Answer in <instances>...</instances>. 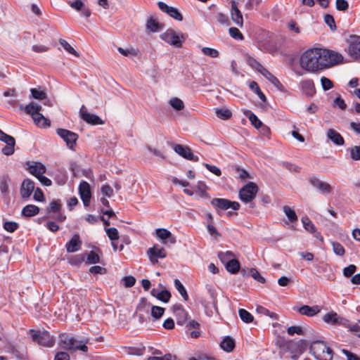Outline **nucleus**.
<instances>
[{"mask_svg":"<svg viewBox=\"0 0 360 360\" xmlns=\"http://www.w3.org/2000/svg\"><path fill=\"white\" fill-rule=\"evenodd\" d=\"M343 59L341 54L329 49L313 48L305 51L300 58V65L308 72L316 73L328 69Z\"/></svg>","mask_w":360,"mask_h":360,"instance_id":"nucleus-1","label":"nucleus"},{"mask_svg":"<svg viewBox=\"0 0 360 360\" xmlns=\"http://www.w3.org/2000/svg\"><path fill=\"white\" fill-rule=\"evenodd\" d=\"M88 339L77 340L73 335L68 333H62L59 335V346L61 349L69 351L75 352L77 350L83 352H88Z\"/></svg>","mask_w":360,"mask_h":360,"instance_id":"nucleus-2","label":"nucleus"},{"mask_svg":"<svg viewBox=\"0 0 360 360\" xmlns=\"http://www.w3.org/2000/svg\"><path fill=\"white\" fill-rule=\"evenodd\" d=\"M310 352L317 360H332L333 349L322 341H314L309 347Z\"/></svg>","mask_w":360,"mask_h":360,"instance_id":"nucleus-3","label":"nucleus"},{"mask_svg":"<svg viewBox=\"0 0 360 360\" xmlns=\"http://www.w3.org/2000/svg\"><path fill=\"white\" fill-rule=\"evenodd\" d=\"M160 37L169 45L180 49L183 46V44L186 39L187 36L182 32L177 33L173 29L169 28L162 33Z\"/></svg>","mask_w":360,"mask_h":360,"instance_id":"nucleus-4","label":"nucleus"},{"mask_svg":"<svg viewBox=\"0 0 360 360\" xmlns=\"http://www.w3.org/2000/svg\"><path fill=\"white\" fill-rule=\"evenodd\" d=\"M259 188L254 182H249L239 191V198L245 203H250V208H255V204L252 200L256 197Z\"/></svg>","mask_w":360,"mask_h":360,"instance_id":"nucleus-5","label":"nucleus"},{"mask_svg":"<svg viewBox=\"0 0 360 360\" xmlns=\"http://www.w3.org/2000/svg\"><path fill=\"white\" fill-rule=\"evenodd\" d=\"M30 334L33 341L37 342L39 345L51 347L55 342L54 338L46 330H30Z\"/></svg>","mask_w":360,"mask_h":360,"instance_id":"nucleus-6","label":"nucleus"},{"mask_svg":"<svg viewBox=\"0 0 360 360\" xmlns=\"http://www.w3.org/2000/svg\"><path fill=\"white\" fill-rule=\"evenodd\" d=\"M62 205L60 200H53L46 208V218H53L57 221L63 222L65 220V215L63 214Z\"/></svg>","mask_w":360,"mask_h":360,"instance_id":"nucleus-7","label":"nucleus"},{"mask_svg":"<svg viewBox=\"0 0 360 360\" xmlns=\"http://www.w3.org/2000/svg\"><path fill=\"white\" fill-rule=\"evenodd\" d=\"M210 203L219 214L221 211L227 210L230 208L233 210H238L240 207L238 202L231 201L226 198H213Z\"/></svg>","mask_w":360,"mask_h":360,"instance_id":"nucleus-8","label":"nucleus"},{"mask_svg":"<svg viewBox=\"0 0 360 360\" xmlns=\"http://www.w3.org/2000/svg\"><path fill=\"white\" fill-rule=\"evenodd\" d=\"M0 141L6 143V146L1 149L2 153L7 156L13 155L15 152V139L0 129Z\"/></svg>","mask_w":360,"mask_h":360,"instance_id":"nucleus-9","label":"nucleus"},{"mask_svg":"<svg viewBox=\"0 0 360 360\" xmlns=\"http://www.w3.org/2000/svg\"><path fill=\"white\" fill-rule=\"evenodd\" d=\"M56 133L61 139H63L69 148L74 149L79 137L76 133L60 128L56 130Z\"/></svg>","mask_w":360,"mask_h":360,"instance_id":"nucleus-10","label":"nucleus"},{"mask_svg":"<svg viewBox=\"0 0 360 360\" xmlns=\"http://www.w3.org/2000/svg\"><path fill=\"white\" fill-rule=\"evenodd\" d=\"M157 4L162 12L167 14L172 18L177 21L183 20V15L176 8L169 6L162 1H158Z\"/></svg>","mask_w":360,"mask_h":360,"instance_id":"nucleus-11","label":"nucleus"},{"mask_svg":"<svg viewBox=\"0 0 360 360\" xmlns=\"http://www.w3.org/2000/svg\"><path fill=\"white\" fill-rule=\"evenodd\" d=\"M174 150L182 158L191 160L193 162H198L199 158L198 156L194 155L192 153L191 149L187 146H183L181 144H174L173 146Z\"/></svg>","mask_w":360,"mask_h":360,"instance_id":"nucleus-12","label":"nucleus"},{"mask_svg":"<svg viewBox=\"0 0 360 360\" xmlns=\"http://www.w3.org/2000/svg\"><path fill=\"white\" fill-rule=\"evenodd\" d=\"M172 311L176 318L178 325H184L188 319V314L181 304H176L172 307Z\"/></svg>","mask_w":360,"mask_h":360,"instance_id":"nucleus-13","label":"nucleus"},{"mask_svg":"<svg viewBox=\"0 0 360 360\" xmlns=\"http://www.w3.org/2000/svg\"><path fill=\"white\" fill-rule=\"evenodd\" d=\"M79 193L84 205L88 207L90 204L91 193L90 186L86 181H82L79 184Z\"/></svg>","mask_w":360,"mask_h":360,"instance_id":"nucleus-14","label":"nucleus"},{"mask_svg":"<svg viewBox=\"0 0 360 360\" xmlns=\"http://www.w3.org/2000/svg\"><path fill=\"white\" fill-rule=\"evenodd\" d=\"M147 255L153 264L157 263L158 258H165L167 256L165 248H158L157 245L150 248L147 251Z\"/></svg>","mask_w":360,"mask_h":360,"instance_id":"nucleus-15","label":"nucleus"},{"mask_svg":"<svg viewBox=\"0 0 360 360\" xmlns=\"http://www.w3.org/2000/svg\"><path fill=\"white\" fill-rule=\"evenodd\" d=\"M309 181L314 188H317L324 195L330 193L333 191V188L329 184L324 182L315 176L310 177L309 179Z\"/></svg>","mask_w":360,"mask_h":360,"instance_id":"nucleus-16","label":"nucleus"},{"mask_svg":"<svg viewBox=\"0 0 360 360\" xmlns=\"http://www.w3.org/2000/svg\"><path fill=\"white\" fill-rule=\"evenodd\" d=\"M349 55L357 61H360V39L355 37L352 39L348 46Z\"/></svg>","mask_w":360,"mask_h":360,"instance_id":"nucleus-17","label":"nucleus"},{"mask_svg":"<svg viewBox=\"0 0 360 360\" xmlns=\"http://www.w3.org/2000/svg\"><path fill=\"white\" fill-rule=\"evenodd\" d=\"M231 16L233 22L240 27L243 25V18L241 11L238 8L236 1H231Z\"/></svg>","mask_w":360,"mask_h":360,"instance_id":"nucleus-18","label":"nucleus"},{"mask_svg":"<svg viewBox=\"0 0 360 360\" xmlns=\"http://www.w3.org/2000/svg\"><path fill=\"white\" fill-rule=\"evenodd\" d=\"M82 242L80 240L79 235L75 233L72 238L65 244L66 251L69 253L75 252L80 250Z\"/></svg>","mask_w":360,"mask_h":360,"instance_id":"nucleus-19","label":"nucleus"},{"mask_svg":"<svg viewBox=\"0 0 360 360\" xmlns=\"http://www.w3.org/2000/svg\"><path fill=\"white\" fill-rule=\"evenodd\" d=\"M84 108V106L83 105L80 110L81 117L83 120L93 125L103 124L104 123L98 115L83 110Z\"/></svg>","mask_w":360,"mask_h":360,"instance_id":"nucleus-20","label":"nucleus"},{"mask_svg":"<svg viewBox=\"0 0 360 360\" xmlns=\"http://www.w3.org/2000/svg\"><path fill=\"white\" fill-rule=\"evenodd\" d=\"M34 189V184L30 179H25L22 181L20 188V194L22 198H29Z\"/></svg>","mask_w":360,"mask_h":360,"instance_id":"nucleus-21","label":"nucleus"},{"mask_svg":"<svg viewBox=\"0 0 360 360\" xmlns=\"http://www.w3.org/2000/svg\"><path fill=\"white\" fill-rule=\"evenodd\" d=\"M29 172L35 177L41 176L46 173V167L39 162H34L28 166Z\"/></svg>","mask_w":360,"mask_h":360,"instance_id":"nucleus-22","label":"nucleus"},{"mask_svg":"<svg viewBox=\"0 0 360 360\" xmlns=\"http://www.w3.org/2000/svg\"><path fill=\"white\" fill-rule=\"evenodd\" d=\"M155 231L157 236L162 240L164 243H167V241H166V240H168L171 244L176 243V238L173 236L171 232L167 229H157Z\"/></svg>","mask_w":360,"mask_h":360,"instance_id":"nucleus-23","label":"nucleus"},{"mask_svg":"<svg viewBox=\"0 0 360 360\" xmlns=\"http://www.w3.org/2000/svg\"><path fill=\"white\" fill-rule=\"evenodd\" d=\"M302 222L303 224L304 228L307 231L314 233V236L316 238L320 239L321 241H323V237L321 236V233L319 232H316V229L314 226V224L312 223V221L309 219L308 217H304L302 218Z\"/></svg>","mask_w":360,"mask_h":360,"instance_id":"nucleus-24","label":"nucleus"},{"mask_svg":"<svg viewBox=\"0 0 360 360\" xmlns=\"http://www.w3.org/2000/svg\"><path fill=\"white\" fill-rule=\"evenodd\" d=\"M265 78H266L270 82H271L274 87L281 90L282 89V84L279 82V80L274 76L268 70H266L264 66L258 70Z\"/></svg>","mask_w":360,"mask_h":360,"instance_id":"nucleus-25","label":"nucleus"},{"mask_svg":"<svg viewBox=\"0 0 360 360\" xmlns=\"http://www.w3.org/2000/svg\"><path fill=\"white\" fill-rule=\"evenodd\" d=\"M320 307L318 305L310 307L309 305H303L297 309V311L302 315L309 317L316 315L320 311Z\"/></svg>","mask_w":360,"mask_h":360,"instance_id":"nucleus-26","label":"nucleus"},{"mask_svg":"<svg viewBox=\"0 0 360 360\" xmlns=\"http://www.w3.org/2000/svg\"><path fill=\"white\" fill-rule=\"evenodd\" d=\"M327 137L335 145L342 146L345 143V140L342 135L333 129H328Z\"/></svg>","mask_w":360,"mask_h":360,"instance_id":"nucleus-27","label":"nucleus"},{"mask_svg":"<svg viewBox=\"0 0 360 360\" xmlns=\"http://www.w3.org/2000/svg\"><path fill=\"white\" fill-rule=\"evenodd\" d=\"M19 108L20 110H23L27 115H32V117L39 112L41 110V106L34 102H31L25 106L20 104Z\"/></svg>","mask_w":360,"mask_h":360,"instance_id":"nucleus-28","label":"nucleus"},{"mask_svg":"<svg viewBox=\"0 0 360 360\" xmlns=\"http://www.w3.org/2000/svg\"><path fill=\"white\" fill-rule=\"evenodd\" d=\"M236 344L234 340L229 337H225L220 343L221 348L226 352H232L235 348Z\"/></svg>","mask_w":360,"mask_h":360,"instance_id":"nucleus-29","label":"nucleus"},{"mask_svg":"<svg viewBox=\"0 0 360 360\" xmlns=\"http://www.w3.org/2000/svg\"><path fill=\"white\" fill-rule=\"evenodd\" d=\"M146 27L153 32H156L163 28V24L160 23L155 18H150L146 22Z\"/></svg>","mask_w":360,"mask_h":360,"instance_id":"nucleus-30","label":"nucleus"},{"mask_svg":"<svg viewBox=\"0 0 360 360\" xmlns=\"http://www.w3.org/2000/svg\"><path fill=\"white\" fill-rule=\"evenodd\" d=\"M39 212V207L34 205H27L23 207L22 214L26 217H31Z\"/></svg>","mask_w":360,"mask_h":360,"instance_id":"nucleus-31","label":"nucleus"},{"mask_svg":"<svg viewBox=\"0 0 360 360\" xmlns=\"http://www.w3.org/2000/svg\"><path fill=\"white\" fill-rule=\"evenodd\" d=\"M32 119L36 125L40 127H46L50 126V121L46 118L42 114L38 112L32 116Z\"/></svg>","mask_w":360,"mask_h":360,"instance_id":"nucleus-32","label":"nucleus"},{"mask_svg":"<svg viewBox=\"0 0 360 360\" xmlns=\"http://www.w3.org/2000/svg\"><path fill=\"white\" fill-rule=\"evenodd\" d=\"M240 262L236 259L229 260L227 264L225 265L226 269L231 274H236L240 270Z\"/></svg>","mask_w":360,"mask_h":360,"instance_id":"nucleus-33","label":"nucleus"},{"mask_svg":"<svg viewBox=\"0 0 360 360\" xmlns=\"http://www.w3.org/2000/svg\"><path fill=\"white\" fill-rule=\"evenodd\" d=\"M246 117L249 119L251 124L257 129L263 124L262 121L250 110H247L244 112Z\"/></svg>","mask_w":360,"mask_h":360,"instance_id":"nucleus-34","label":"nucleus"},{"mask_svg":"<svg viewBox=\"0 0 360 360\" xmlns=\"http://www.w3.org/2000/svg\"><path fill=\"white\" fill-rule=\"evenodd\" d=\"M215 113L218 118L223 120H229L232 116L231 110L225 108H216Z\"/></svg>","mask_w":360,"mask_h":360,"instance_id":"nucleus-35","label":"nucleus"},{"mask_svg":"<svg viewBox=\"0 0 360 360\" xmlns=\"http://www.w3.org/2000/svg\"><path fill=\"white\" fill-rule=\"evenodd\" d=\"M59 44L69 53L75 56V57H79V53L76 51L75 49L66 40L60 39Z\"/></svg>","mask_w":360,"mask_h":360,"instance_id":"nucleus-36","label":"nucleus"},{"mask_svg":"<svg viewBox=\"0 0 360 360\" xmlns=\"http://www.w3.org/2000/svg\"><path fill=\"white\" fill-rule=\"evenodd\" d=\"M117 51L120 53L124 56H138L139 55V50L136 48L131 47L128 49H123L122 47H118Z\"/></svg>","mask_w":360,"mask_h":360,"instance_id":"nucleus-37","label":"nucleus"},{"mask_svg":"<svg viewBox=\"0 0 360 360\" xmlns=\"http://www.w3.org/2000/svg\"><path fill=\"white\" fill-rule=\"evenodd\" d=\"M174 286L176 289L178 290V292L180 293V295L182 296L183 299L185 301H187L188 300V295L187 293V291L183 284L181 283V281L179 279H175L174 281Z\"/></svg>","mask_w":360,"mask_h":360,"instance_id":"nucleus-38","label":"nucleus"},{"mask_svg":"<svg viewBox=\"0 0 360 360\" xmlns=\"http://www.w3.org/2000/svg\"><path fill=\"white\" fill-rule=\"evenodd\" d=\"M169 103L174 110L177 111L181 110L184 108V102L177 97L172 98L169 100Z\"/></svg>","mask_w":360,"mask_h":360,"instance_id":"nucleus-39","label":"nucleus"},{"mask_svg":"<svg viewBox=\"0 0 360 360\" xmlns=\"http://www.w3.org/2000/svg\"><path fill=\"white\" fill-rule=\"evenodd\" d=\"M283 211L290 222L294 223L297 221V216L295 212L289 206H283Z\"/></svg>","mask_w":360,"mask_h":360,"instance_id":"nucleus-40","label":"nucleus"},{"mask_svg":"<svg viewBox=\"0 0 360 360\" xmlns=\"http://www.w3.org/2000/svg\"><path fill=\"white\" fill-rule=\"evenodd\" d=\"M338 319L339 316L335 312H329L323 317L324 322L330 324H336L339 323Z\"/></svg>","mask_w":360,"mask_h":360,"instance_id":"nucleus-41","label":"nucleus"},{"mask_svg":"<svg viewBox=\"0 0 360 360\" xmlns=\"http://www.w3.org/2000/svg\"><path fill=\"white\" fill-rule=\"evenodd\" d=\"M238 314L240 319L243 322L249 323L253 321V316L247 310L244 309H240L238 311Z\"/></svg>","mask_w":360,"mask_h":360,"instance_id":"nucleus-42","label":"nucleus"},{"mask_svg":"<svg viewBox=\"0 0 360 360\" xmlns=\"http://www.w3.org/2000/svg\"><path fill=\"white\" fill-rule=\"evenodd\" d=\"M125 352L129 355H136V356H141L143 354L145 348L143 347H124Z\"/></svg>","mask_w":360,"mask_h":360,"instance_id":"nucleus-43","label":"nucleus"},{"mask_svg":"<svg viewBox=\"0 0 360 360\" xmlns=\"http://www.w3.org/2000/svg\"><path fill=\"white\" fill-rule=\"evenodd\" d=\"M100 262V256L99 255L94 251H90L86 256V263L87 264H98Z\"/></svg>","mask_w":360,"mask_h":360,"instance_id":"nucleus-44","label":"nucleus"},{"mask_svg":"<svg viewBox=\"0 0 360 360\" xmlns=\"http://www.w3.org/2000/svg\"><path fill=\"white\" fill-rule=\"evenodd\" d=\"M85 260V255L83 254L71 256L69 259V263L72 265L77 266Z\"/></svg>","mask_w":360,"mask_h":360,"instance_id":"nucleus-45","label":"nucleus"},{"mask_svg":"<svg viewBox=\"0 0 360 360\" xmlns=\"http://www.w3.org/2000/svg\"><path fill=\"white\" fill-rule=\"evenodd\" d=\"M257 311L259 314L268 316L274 320L278 319V316L276 313L270 311L269 309H267L266 308H265L264 307H262V306L257 307Z\"/></svg>","mask_w":360,"mask_h":360,"instance_id":"nucleus-46","label":"nucleus"},{"mask_svg":"<svg viewBox=\"0 0 360 360\" xmlns=\"http://www.w3.org/2000/svg\"><path fill=\"white\" fill-rule=\"evenodd\" d=\"M331 245L334 253L338 256H343L345 253L344 247L338 242L332 241Z\"/></svg>","mask_w":360,"mask_h":360,"instance_id":"nucleus-47","label":"nucleus"},{"mask_svg":"<svg viewBox=\"0 0 360 360\" xmlns=\"http://www.w3.org/2000/svg\"><path fill=\"white\" fill-rule=\"evenodd\" d=\"M218 256L221 262L225 265L227 264L229 260L234 259V255L231 251H226L225 252H221L219 253Z\"/></svg>","mask_w":360,"mask_h":360,"instance_id":"nucleus-48","label":"nucleus"},{"mask_svg":"<svg viewBox=\"0 0 360 360\" xmlns=\"http://www.w3.org/2000/svg\"><path fill=\"white\" fill-rule=\"evenodd\" d=\"M156 298L163 302H168L171 298V293L167 290H163L157 293Z\"/></svg>","mask_w":360,"mask_h":360,"instance_id":"nucleus-49","label":"nucleus"},{"mask_svg":"<svg viewBox=\"0 0 360 360\" xmlns=\"http://www.w3.org/2000/svg\"><path fill=\"white\" fill-rule=\"evenodd\" d=\"M214 20L219 22L220 25H229V20L226 15L221 13H217L214 15Z\"/></svg>","mask_w":360,"mask_h":360,"instance_id":"nucleus-50","label":"nucleus"},{"mask_svg":"<svg viewBox=\"0 0 360 360\" xmlns=\"http://www.w3.org/2000/svg\"><path fill=\"white\" fill-rule=\"evenodd\" d=\"M347 150L350 153V158L353 160H360V146H355Z\"/></svg>","mask_w":360,"mask_h":360,"instance_id":"nucleus-51","label":"nucleus"},{"mask_svg":"<svg viewBox=\"0 0 360 360\" xmlns=\"http://www.w3.org/2000/svg\"><path fill=\"white\" fill-rule=\"evenodd\" d=\"M164 312L165 309L163 307L158 306H153L151 307V315L155 319L161 318Z\"/></svg>","mask_w":360,"mask_h":360,"instance_id":"nucleus-52","label":"nucleus"},{"mask_svg":"<svg viewBox=\"0 0 360 360\" xmlns=\"http://www.w3.org/2000/svg\"><path fill=\"white\" fill-rule=\"evenodd\" d=\"M106 233L111 241H115L119 239V233L117 229L111 227L105 229Z\"/></svg>","mask_w":360,"mask_h":360,"instance_id":"nucleus-53","label":"nucleus"},{"mask_svg":"<svg viewBox=\"0 0 360 360\" xmlns=\"http://www.w3.org/2000/svg\"><path fill=\"white\" fill-rule=\"evenodd\" d=\"M302 90H315V85L312 79H305L301 82Z\"/></svg>","mask_w":360,"mask_h":360,"instance_id":"nucleus-54","label":"nucleus"},{"mask_svg":"<svg viewBox=\"0 0 360 360\" xmlns=\"http://www.w3.org/2000/svg\"><path fill=\"white\" fill-rule=\"evenodd\" d=\"M246 61L250 67H252V68L255 69L257 71L259 70L263 66L255 58L251 56H248L246 58Z\"/></svg>","mask_w":360,"mask_h":360,"instance_id":"nucleus-55","label":"nucleus"},{"mask_svg":"<svg viewBox=\"0 0 360 360\" xmlns=\"http://www.w3.org/2000/svg\"><path fill=\"white\" fill-rule=\"evenodd\" d=\"M229 34L232 38L237 40H243L244 39L243 34L236 27L229 28Z\"/></svg>","mask_w":360,"mask_h":360,"instance_id":"nucleus-56","label":"nucleus"},{"mask_svg":"<svg viewBox=\"0 0 360 360\" xmlns=\"http://www.w3.org/2000/svg\"><path fill=\"white\" fill-rule=\"evenodd\" d=\"M250 276L255 280L258 281L259 283H265V281H266L265 278L262 276H261L259 272L256 269L252 268L250 270Z\"/></svg>","mask_w":360,"mask_h":360,"instance_id":"nucleus-57","label":"nucleus"},{"mask_svg":"<svg viewBox=\"0 0 360 360\" xmlns=\"http://www.w3.org/2000/svg\"><path fill=\"white\" fill-rule=\"evenodd\" d=\"M202 52L207 56L211 58H217L219 55V51L214 49L209 48V47H203L202 49Z\"/></svg>","mask_w":360,"mask_h":360,"instance_id":"nucleus-58","label":"nucleus"},{"mask_svg":"<svg viewBox=\"0 0 360 360\" xmlns=\"http://www.w3.org/2000/svg\"><path fill=\"white\" fill-rule=\"evenodd\" d=\"M19 227V224L15 221H6L4 224V228L5 230L10 233L14 232Z\"/></svg>","mask_w":360,"mask_h":360,"instance_id":"nucleus-59","label":"nucleus"},{"mask_svg":"<svg viewBox=\"0 0 360 360\" xmlns=\"http://www.w3.org/2000/svg\"><path fill=\"white\" fill-rule=\"evenodd\" d=\"M8 176H2L0 179V191L2 193H7L8 191Z\"/></svg>","mask_w":360,"mask_h":360,"instance_id":"nucleus-60","label":"nucleus"},{"mask_svg":"<svg viewBox=\"0 0 360 360\" xmlns=\"http://www.w3.org/2000/svg\"><path fill=\"white\" fill-rule=\"evenodd\" d=\"M321 84L323 90H330L333 87V82L326 77L321 78Z\"/></svg>","mask_w":360,"mask_h":360,"instance_id":"nucleus-61","label":"nucleus"},{"mask_svg":"<svg viewBox=\"0 0 360 360\" xmlns=\"http://www.w3.org/2000/svg\"><path fill=\"white\" fill-rule=\"evenodd\" d=\"M336 9L340 11H345L349 8V4L346 0H336Z\"/></svg>","mask_w":360,"mask_h":360,"instance_id":"nucleus-62","label":"nucleus"},{"mask_svg":"<svg viewBox=\"0 0 360 360\" xmlns=\"http://www.w3.org/2000/svg\"><path fill=\"white\" fill-rule=\"evenodd\" d=\"M356 270V266L354 264H349L348 266L343 269V275L347 278L352 277V276L355 273Z\"/></svg>","mask_w":360,"mask_h":360,"instance_id":"nucleus-63","label":"nucleus"},{"mask_svg":"<svg viewBox=\"0 0 360 360\" xmlns=\"http://www.w3.org/2000/svg\"><path fill=\"white\" fill-rule=\"evenodd\" d=\"M122 281L125 288H131L134 285L136 278L132 276H127L122 278Z\"/></svg>","mask_w":360,"mask_h":360,"instance_id":"nucleus-64","label":"nucleus"}]
</instances>
